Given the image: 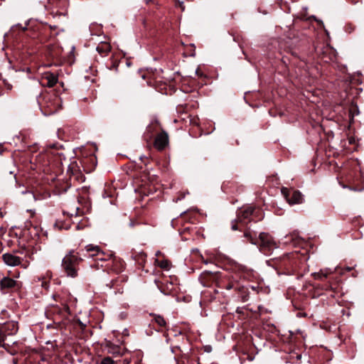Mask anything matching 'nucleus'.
<instances>
[{
    "mask_svg": "<svg viewBox=\"0 0 364 364\" xmlns=\"http://www.w3.org/2000/svg\"><path fill=\"white\" fill-rule=\"evenodd\" d=\"M244 237H246L251 244L257 245L259 252L264 255H269L274 249L278 248L276 242L269 233L264 232H260L257 237L256 234H253L247 230L244 233Z\"/></svg>",
    "mask_w": 364,
    "mask_h": 364,
    "instance_id": "obj_1",
    "label": "nucleus"
},
{
    "mask_svg": "<svg viewBox=\"0 0 364 364\" xmlns=\"http://www.w3.org/2000/svg\"><path fill=\"white\" fill-rule=\"evenodd\" d=\"M81 258L75 255L73 252H69L62 260V267L68 277H76L77 275V268Z\"/></svg>",
    "mask_w": 364,
    "mask_h": 364,
    "instance_id": "obj_2",
    "label": "nucleus"
},
{
    "mask_svg": "<svg viewBox=\"0 0 364 364\" xmlns=\"http://www.w3.org/2000/svg\"><path fill=\"white\" fill-rule=\"evenodd\" d=\"M85 250L86 253L83 255L87 258H92L95 261H107L112 258V255L105 254L104 252L100 250V247L97 245H88L85 247Z\"/></svg>",
    "mask_w": 364,
    "mask_h": 364,
    "instance_id": "obj_3",
    "label": "nucleus"
},
{
    "mask_svg": "<svg viewBox=\"0 0 364 364\" xmlns=\"http://www.w3.org/2000/svg\"><path fill=\"white\" fill-rule=\"evenodd\" d=\"M4 262L10 267L21 266L23 269H26L29 264L28 260H24L18 257L15 252H6L2 255Z\"/></svg>",
    "mask_w": 364,
    "mask_h": 364,
    "instance_id": "obj_4",
    "label": "nucleus"
},
{
    "mask_svg": "<svg viewBox=\"0 0 364 364\" xmlns=\"http://www.w3.org/2000/svg\"><path fill=\"white\" fill-rule=\"evenodd\" d=\"M290 254L284 255L282 257H274L267 260V264L275 269H287Z\"/></svg>",
    "mask_w": 364,
    "mask_h": 364,
    "instance_id": "obj_5",
    "label": "nucleus"
},
{
    "mask_svg": "<svg viewBox=\"0 0 364 364\" xmlns=\"http://www.w3.org/2000/svg\"><path fill=\"white\" fill-rule=\"evenodd\" d=\"M318 54L324 63L333 62L336 58V50L330 46H323L318 51Z\"/></svg>",
    "mask_w": 364,
    "mask_h": 364,
    "instance_id": "obj_6",
    "label": "nucleus"
},
{
    "mask_svg": "<svg viewBox=\"0 0 364 364\" xmlns=\"http://www.w3.org/2000/svg\"><path fill=\"white\" fill-rule=\"evenodd\" d=\"M254 208L252 206H247L240 209L237 213V219H235V220L241 225H246L247 223L245 220H250V218L252 216Z\"/></svg>",
    "mask_w": 364,
    "mask_h": 364,
    "instance_id": "obj_7",
    "label": "nucleus"
},
{
    "mask_svg": "<svg viewBox=\"0 0 364 364\" xmlns=\"http://www.w3.org/2000/svg\"><path fill=\"white\" fill-rule=\"evenodd\" d=\"M58 82V77L54 73L46 72L43 74L41 83L43 86L51 87Z\"/></svg>",
    "mask_w": 364,
    "mask_h": 364,
    "instance_id": "obj_8",
    "label": "nucleus"
},
{
    "mask_svg": "<svg viewBox=\"0 0 364 364\" xmlns=\"http://www.w3.org/2000/svg\"><path fill=\"white\" fill-rule=\"evenodd\" d=\"M50 311L54 315L59 316L60 318H65L70 314V309L67 304H63L62 306L52 305Z\"/></svg>",
    "mask_w": 364,
    "mask_h": 364,
    "instance_id": "obj_9",
    "label": "nucleus"
},
{
    "mask_svg": "<svg viewBox=\"0 0 364 364\" xmlns=\"http://www.w3.org/2000/svg\"><path fill=\"white\" fill-rule=\"evenodd\" d=\"M168 144V135L165 132L159 134L154 141V146L159 150H162Z\"/></svg>",
    "mask_w": 364,
    "mask_h": 364,
    "instance_id": "obj_10",
    "label": "nucleus"
},
{
    "mask_svg": "<svg viewBox=\"0 0 364 364\" xmlns=\"http://www.w3.org/2000/svg\"><path fill=\"white\" fill-rule=\"evenodd\" d=\"M17 282L12 278L5 277L0 281V285L1 289H11L16 287Z\"/></svg>",
    "mask_w": 364,
    "mask_h": 364,
    "instance_id": "obj_11",
    "label": "nucleus"
},
{
    "mask_svg": "<svg viewBox=\"0 0 364 364\" xmlns=\"http://www.w3.org/2000/svg\"><path fill=\"white\" fill-rule=\"evenodd\" d=\"M303 195L298 191H293L291 196L288 199L290 204H299L303 202Z\"/></svg>",
    "mask_w": 364,
    "mask_h": 364,
    "instance_id": "obj_12",
    "label": "nucleus"
},
{
    "mask_svg": "<svg viewBox=\"0 0 364 364\" xmlns=\"http://www.w3.org/2000/svg\"><path fill=\"white\" fill-rule=\"evenodd\" d=\"M111 46L105 42L100 43L96 48L97 51L102 55L105 56L110 51Z\"/></svg>",
    "mask_w": 364,
    "mask_h": 364,
    "instance_id": "obj_13",
    "label": "nucleus"
},
{
    "mask_svg": "<svg viewBox=\"0 0 364 364\" xmlns=\"http://www.w3.org/2000/svg\"><path fill=\"white\" fill-rule=\"evenodd\" d=\"M150 316L153 317V321H154L159 327L166 328L167 326L166 321L164 318L156 314H151Z\"/></svg>",
    "mask_w": 364,
    "mask_h": 364,
    "instance_id": "obj_14",
    "label": "nucleus"
},
{
    "mask_svg": "<svg viewBox=\"0 0 364 364\" xmlns=\"http://www.w3.org/2000/svg\"><path fill=\"white\" fill-rule=\"evenodd\" d=\"M100 364H114V361L110 357H105L101 360Z\"/></svg>",
    "mask_w": 364,
    "mask_h": 364,
    "instance_id": "obj_15",
    "label": "nucleus"
},
{
    "mask_svg": "<svg viewBox=\"0 0 364 364\" xmlns=\"http://www.w3.org/2000/svg\"><path fill=\"white\" fill-rule=\"evenodd\" d=\"M237 223H238L236 220L235 222L232 221V225H231V229L232 230H238V229L240 230V228L238 227Z\"/></svg>",
    "mask_w": 364,
    "mask_h": 364,
    "instance_id": "obj_16",
    "label": "nucleus"
},
{
    "mask_svg": "<svg viewBox=\"0 0 364 364\" xmlns=\"http://www.w3.org/2000/svg\"><path fill=\"white\" fill-rule=\"evenodd\" d=\"M160 267L163 269H168L169 267L168 262L167 261H162L160 264Z\"/></svg>",
    "mask_w": 364,
    "mask_h": 364,
    "instance_id": "obj_17",
    "label": "nucleus"
},
{
    "mask_svg": "<svg viewBox=\"0 0 364 364\" xmlns=\"http://www.w3.org/2000/svg\"><path fill=\"white\" fill-rule=\"evenodd\" d=\"M4 333L0 331V346L2 345L3 342L4 341Z\"/></svg>",
    "mask_w": 364,
    "mask_h": 364,
    "instance_id": "obj_18",
    "label": "nucleus"
},
{
    "mask_svg": "<svg viewBox=\"0 0 364 364\" xmlns=\"http://www.w3.org/2000/svg\"><path fill=\"white\" fill-rule=\"evenodd\" d=\"M212 350V347L210 346H205V351L207 353H210Z\"/></svg>",
    "mask_w": 364,
    "mask_h": 364,
    "instance_id": "obj_19",
    "label": "nucleus"
},
{
    "mask_svg": "<svg viewBox=\"0 0 364 364\" xmlns=\"http://www.w3.org/2000/svg\"><path fill=\"white\" fill-rule=\"evenodd\" d=\"M322 277H324V278H326V277H327V274H323V273H321V275H319V277H320V278H321Z\"/></svg>",
    "mask_w": 364,
    "mask_h": 364,
    "instance_id": "obj_20",
    "label": "nucleus"
},
{
    "mask_svg": "<svg viewBox=\"0 0 364 364\" xmlns=\"http://www.w3.org/2000/svg\"><path fill=\"white\" fill-rule=\"evenodd\" d=\"M232 288V285H230V284H229V285H228V286L226 287V289H231Z\"/></svg>",
    "mask_w": 364,
    "mask_h": 364,
    "instance_id": "obj_21",
    "label": "nucleus"
},
{
    "mask_svg": "<svg viewBox=\"0 0 364 364\" xmlns=\"http://www.w3.org/2000/svg\"><path fill=\"white\" fill-rule=\"evenodd\" d=\"M161 254L160 251H158L156 253V255L158 256Z\"/></svg>",
    "mask_w": 364,
    "mask_h": 364,
    "instance_id": "obj_22",
    "label": "nucleus"
},
{
    "mask_svg": "<svg viewBox=\"0 0 364 364\" xmlns=\"http://www.w3.org/2000/svg\"><path fill=\"white\" fill-rule=\"evenodd\" d=\"M357 2H358V1H351V3L353 4H355Z\"/></svg>",
    "mask_w": 364,
    "mask_h": 364,
    "instance_id": "obj_23",
    "label": "nucleus"
},
{
    "mask_svg": "<svg viewBox=\"0 0 364 364\" xmlns=\"http://www.w3.org/2000/svg\"><path fill=\"white\" fill-rule=\"evenodd\" d=\"M22 30H26V27H21Z\"/></svg>",
    "mask_w": 364,
    "mask_h": 364,
    "instance_id": "obj_24",
    "label": "nucleus"
},
{
    "mask_svg": "<svg viewBox=\"0 0 364 364\" xmlns=\"http://www.w3.org/2000/svg\"><path fill=\"white\" fill-rule=\"evenodd\" d=\"M1 146V144H0V146Z\"/></svg>",
    "mask_w": 364,
    "mask_h": 364,
    "instance_id": "obj_25",
    "label": "nucleus"
}]
</instances>
